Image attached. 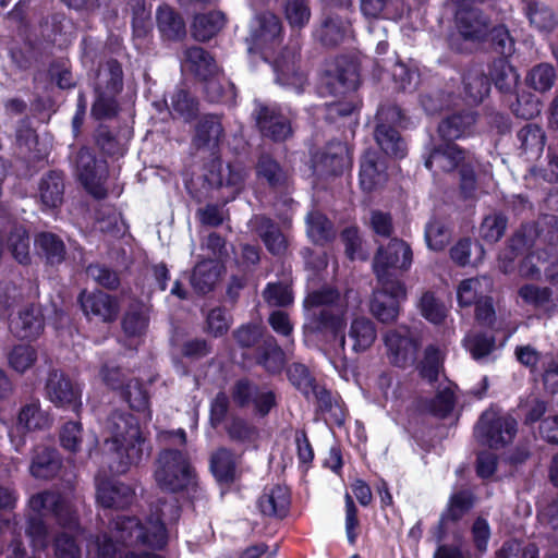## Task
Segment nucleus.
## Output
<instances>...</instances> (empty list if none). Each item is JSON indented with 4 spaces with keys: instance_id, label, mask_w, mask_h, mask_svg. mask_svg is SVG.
Segmentation results:
<instances>
[{
    "instance_id": "f257e3e1",
    "label": "nucleus",
    "mask_w": 558,
    "mask_h": 558,
    "mask_svg": "<svg viewBox=\"0 0 558 558\" xmlns=\"http://www.w3.org/2000/svg\"><path fill=\"white\" fill-rule=\"evenodd\" d=\"M151 513L146 524L134 517L117 515L112 519L110 533L90 537L88 548H95L99 558H162L154 553L126 551L123 546L144 545L156 549L166 546L168 535L167 524L175 523L181 514L178 500L171 497L169 500H159L151 506Z\"/></svg>"
},
{
    "instance_id": "f03ea898",
    "label": "nucleus",
    "mask_w": 558,
    "mask_h": 558,
    "mask_svg": "<svg viewBox=\"0 0 558 558\" xmlns=\"http://www.w3.org/2000/svg\"><path fill=\"white\" fill-rule=\"evenodd\" d=\"M305 333L324 342L325 354L336 366L345 359L344 314L345 304L338 290L323 287L307 294L304 300Z\"/></svg>"
},
{
    "instance_id": "7ed1b4c3",
    "label": "nucleus",
    "mask_w": 558,
    "mask_h": 558,
    "mask_svg": "<svg viewBox=\"0 0 558 558\" xmlns=\"http://www.w3.org/2000/svg\"><path fill=\"white\" fill-rule=\"evenodd\" d=\"M282 39V25L271 12L256 14L250 23V36L246 38L248 53H258L271 64L276 83L301 94L306 83L305 75L296 69L295 49H284L272 60Z\"/></svg>"
},
{
    "instance_id": "20e7f679",
    "label": "nucleus",
    "mask_w": 558,
    "mask_h": 558,
    "mask_svg": "<svg viewBox=\"0 0 558 558\" xmlns=\"http://www.w3.org/2000/svg\"><path fill=\"white\" fill-rule=\"evenodd\" d=\"M104 457L112 474L122 475L149 457L151 446L131 413L113 411L107 418Z\"/></svg>"
},
{
    "instance_id": "39448f33",
    "label": "nucleus",
    "mask_w": 558,
    "mask_h": 558,
    "mask_svg": "<svg viewBox=\"0 0 558 558\" xmlns=\"http://www.w3.org/2000/svg\"><path fill=\"white\" fill-rule=\"evenodd\" d=\"M26 534L34 550H45L49 544L46 518H53L59 525L80 532L78 515L74 502L69 496L53 490L34 494L28 499Z\"/></svg>"
},
{
    "instance_id": "423d86ee",
    "label": "nucleus",
    "mask_w": 558,
    "mask_h": 558,
    "mask_svg": "<svg viewBox=\"0 0 558 558\" xmlns=\"http://www.w3.org/2000/svg\"><path fill=\"white\" fill-rule=\"evenodd\" d=\"M154 476L162 490L183 492L191 499L203 496L195 468L186 452L178 449L161 450L155 462Z\"/></svg>"
},
{
    "instance_id": "0eeeda50",
    "label": "nucleus",
    "mask_w": 558,
    "mask_h": 558,
    "mask_svg": "<svg viewBox=\"0 0 558 558\" xmlns=\"http://www.w3.org/2000/svg\"><path fill=\"white\" fill-rule=\"evenodd\" d=\"M88 78L95 94L92 116L97 120L113 118L118 113V96L124 85L122 64L110 58L88 73Z\"/></svg>"
},
{
    "instance_id": "6e6552de",
    "label": "nucleus",
    "mask_w": 558,
    "mask_h": 558,
    "mask_svg": "<svg viewBox=\"0 0 558 558\" xmlns=\"http://www.w3.org/2000/svg\"><path fill=\"white\" fill-rule=\"evenodd\" d=\"M490 20L481 9L460 7L454 13L456 34L449 39L450 48L459 53H469L484 43L488 35Z\"/></svg>"
},
{
    "instance_id": "1a4fd4ad",
    "label": "nucleus",
    "mask_w": 558,
    "mask_h": 558,
    "mask_svg": "<svg viewBox=\"0 0 558 558\" xmlns=\"http://www.w3.org/2000/svg\"><path fill=\"white\" fill-rule=\"evenodd\" d=\"M376 120L374 136L378 146L389 156L404 158L408 146L395 126L407 129L412 124L410 120L392 104L381 105L377 110Z\"/></svg>"
},
{
    "instance_id": "9d476101",
    "label": "nucleus",
    "mask_w": 558,
    "mask_h": 558,
    "mask_svg": "<svg viewBox=\"0 0 558 558\" xmlns=\"http://www.w3.org/2000/svg\"><path fill=\"white\" fill-rule=\"evenodd\" d=\"M517 430L518 423L511 415L489 409L480 416L474 434L483 445L499 449L512 442Z\"/></svg>"
},
{
    "instance_id": "9b49d317",
    "label": "nucleus",
    "mask_w": 558,
    "mask_h": 558,
    "mask_svg": "<svg viewBox=\"0 0 558 558\" xmlns=\"http://www.w3.org/2000/svg\"><path fill=\"white\" fill-rule=\"evenodd\" d=\"M412 260L410 245L401 239L393 238L387 245L378 246L373 268L378 280H400L399 275L410 269Z\"/></svg>"
},
{
    "instance_id": "f8f14e48",
    "label": "nucleus",
    "mask_w": 558,
    "mask_h": 558,
    "mask_svg": "<svg viewBox=\"0 0 558 558\" xmlns=\"http://www.w3.org/2000/svg\"><path fill=\"white\" fill-rule=\"evenodd\" d=\"M71 162L74 174L84 189L95 198H105L107 195L105 182L108 177L106 160L97 158L92 149L83 147L75 154Z\"/></svg>"
},
{
    "instance_id": "ddd939ff",
    "label": "nucleus",
    "mask_w": 558,
    "mask_h": 558,
    "mask_svg": "<svg viewBox=\"0 0 558 558\" xmlns=\"http://www.w3.org/2000/svg\"><path fill=\"white\" fill-rule=\"evenodd\" d=\"M253 114L264 137L274 142H284L293 133L294 112L287 106L255 101Z\"/></svg>"
},
{
    "instance_id": "4468645a",
    "label": "nucleus",
    "mask_w": 558,
    "mask_h": 558,
    "mask_svg": "<svg viewBox=\"0 0 558 558\" xmlns=\"http://www.w3.org/2000/svg\"><path fill=\"white\" fill-rule=\"evenodd\" d=\"M44 396L54 407L77 412L82 407L80 386L60 368L49 367L45 377Z\"/></svg>"
},
{
    "instance_id": "2eb2a0df",
    "label": "nucleus",
    "mask_w": 558,
    "mask_h": 558,
    "mask_svg": "<svg viewBox=\"0 0 558 558\" xmlns=\"http://www.w3.org/2000/svg\"><path fill=\"white\" fill-rule=\"evenodd\" d=\"M378 288L371 301L372 314L381 323L388 324L397 319L400 303L407 299V290L400 280H378Z\"/></svg>"
},
{
    "instance_id": "dca6fc26",
    "label": "nucleus",
    "mask_w": 558,
    "mask_h": 558,
    "mask_svg": "<svg viewBox=\"0 0 558 558\" xmlns=\"http://www.w3.org/2000/svg\"><path fill=\"white\" fill-rule=\"evenodd\" d=\"M384 343L391 364L398 367L411 365L416 360L418 342L407 326H399L384 335Z\"/></svg>"
},
{
    "instance_id": "f3484780",
    "label": "nucleus",
    "mask_w": 558,
    "mask_h": 558,
    "mask_svg": "<svg viewBox=\"0 0 558 558\" xmlns=\"http://www.w3.org/2000/svg\"><path fill=\"white\" fill-rule=\"evenodd\" d=\"M247 173V169L241 163L223 165L221 161H213L204 178L211 187L229 190V195L225 198L227 203L243 190Z\"/></svg>"
},
{
    "instance_id": "a211bd4d",
    "label": "nucleus",
    "mask_w": 558,
    "mask_h": 558,
    "mask_svg": "<svg viewBox=\"0 0 558 558\" xmlns=\"http://www.w3.org/2000/svg\"><path fill=\"white\" fill-rule=\"evenodd\" d=\"M359 82L360 75L356 64L345 57H339L330 63L322 77V85L331 95L355 90Z\"/></svg>"
},
{
    "instance_id": "6ab92c4d",
    "label": "nucleus",
    "mask_w": 558,
    "mask_h": 558,
    "mask_svg": "<svg viewBox=\"0 0 558 558\" xmlns=\"http://www.w3.org/2000/svg\"><path fill=\"white\" fill-rule=\"evenodd\" d=\"M545 275L553 288L525 283L519 288L518 295L525 305L554 314L558 312V271L546 269Z\"/></svg>"
},
{
    "instance_id": "aec40b11",
    "label": "nucleus",
    "mask_w": 558,
    "mask_h": 558,
    "mask_svg": "<svg viewBox=\"0 0 558 558\" xmlns=\"http://www.w3.org/2000/svg\"><path fill=\"white\" fill-rule=\"evenodd\" d=\"M475 162L474 155L462 149L459 145L448 142L435 146L425 159V167L429 170L450 172L463 166Z\"/></svg>"
},
{
    "instance_id": "412c9836",
    "label": "nucleus",
    "mask_w": 558,
    "mask_h": 558,
    "mask_svg": "<svg viewBox=\"0 0 558 558\" xmlns=\"http://www.w3.org/2000/svg\"><path fill=\"white\" fill-rule=\"evenodd\" d=\"M48 424L49 417L38 402L25 404L19 412L16 425L9 429V438L14 449L21 451L25 445L26 432L45 428Z\"/></svg>"
},
{
    "instance_id": "4be33fe9",
    "label": "nucleus",
    "mask_w": 558,
    "mask_h": 558,
    "mask_svg": "<svg viewBox=\"0 0 558 558\" xmlns=\"http://www.w3.org/2000/svg\"><path fill=\"white\" fill-rule=\"evenodd\" d=\"M96 497L98 504L106 509H125L132 505L134 489L122 482L96 476Z\"/></svg>"
},
{
    "instance_id": "5701e85b",
    "label": "nucleus",
    "mask_w": 558,
    "mask_h": 558,
    "mask_svg": "<svg viewBox=\"0 0 558 558\" xmlns=\"http://www.w3.org/2000/svg\"><path fill=\"white\" fill-rule=\"evenodd\" d=\"M248 226L260 238L270 254L282 256L287 253V236L274 220L264 215H255L251 218Z\"/></svg>"
},
{
    "instance_id": "b1692460",
    "label": "nucleus",
    "mask_w": 558,
    "mask_h": 558,
    "mask_svg": "<svg viewBox=\"0 0 558 558\" xmlns=\"http://www.w3.org/2000/svg\"><path fill=\"white\" fill-rule=\"evenodd\" d=\"M348 147L340 141L330 142L325 149L313 159V171L318 175H337L347 165Z\"/></svg>"
},
{
    "instance_id": "393cba45",
    "label": "nucleus",
    "mask_w": 558,
    "mask_h": 558,
    "mask_svg": "<svg viewBox=\"0 0 558 558\" xmlns=\"http://www.w3.org/2000/svg\"><path fill=\"white\" fill-rule=\"evenodd\" d=\"M78 302L86 316L94 315L102 322H112L118 316L119 305L116 299L102 291H83Z\"/></svg>"
},
{
    "instance_id": "a878e982",
    "label": "nucleus",
    "mask_w": 558,
    "mask_h": 558,
    "mask_svg": "<svg viewBox=\"0 0 558 558\" xmlns=\"http://www.w3.org/2000/svg\"><path fill=\"white\" fill-rule=\"evenodd\" d=\"M290 504V490L280 484L266 486L257 501L258 509L264 515L280 519L288 514Z\"/></svg>"
},
{
    "instance_id": "bb28decb",
    "label": "nucleus",
    "mask_w": 558,
    "mask_h": 558,
    "mask_svg": "<svg viewBox=\"0 0 558 558\" xmlns=\"http://www.w3.org/2000/svg\"><path fill=\"white\" fill-rule=\"evenodd\" d=\"M476 114L472 110L453 113L441 120L438 134L446 142H453L474 133Z\"/></svg>"
},
{
    "instance_id": "cd10ccee",
    "label": "nucleus",
    "mask_w": 558,
    "mask_h": 558,
    "mask_svg": "<svg viewBox=\"0 0 558 558\" xmlns=\"http://www.w3.org/2000/svg\"><path fill=\"white\" fill-rule=\"evenodd\" d=\"M350 34L351 21L347 13L344 15H339L338 13L328 14L315 33L316 37L325 46H336Z\"/></svg>"
},
{
    "instance_id": "c85d7f7f",
    "label": "nucleus",
    "mask_w": 558,
    "mask_h": 558,
    "mask_svg": "<svg viewBox=\"0 0 558 558\" xmlns=\"http://www.w3.org/2000/svg\"><path fill=\"white\" fill-rule=\"evenodd\" d=\"M463 345L472 359L480 364H487L496 359V338L482 331L469 332L463 339Z\"/></svg>"
},
{
    "instance_id": "c756f323",
    "label": "nucleus",
    "mask_w": 558,
    "mask_h": 558,
    "mask_svg": "<svg viewBox=\"0 0 558 558\" xmlns=\"http://www.w3.org/2000/svg\"><path fill=\"white\" fill-rule=\"evenodd\" d=\"M387 180L384 162L379 161L376 151L367 150L361 161L360 184L361 187L371 192L383 185Z\"/></svg>"
},
{
    "instance_id": "7c9ffc66",
    "label": "nucleus",
    "mask_w": 558,
    "mask_h": 558,
    "mask_svg": "<svg viewBox=\"0 0 558 558\" xmlns=\"http://www.w3.org/2000/svg\"><path fill=\"white\" fill-rule=\"evenodd\" d=\"M473 166L474 162L460 169V191L463 198L470 201L478 199L483 194H487L494 189L495 185L489 174L477 178Z\"/></svg>"
},
{
    "instance_id": "2f4dec72",
    "label": "nucleus",
    "mask_w": 558,
    "mask_h": 558,
    "mask_svg": "<svg viewBox=\"0 0 558 558\" xmlns=\"http://www.w3.org/2000/svg\"><path fill=\"white\" fill-rule=\"evenodd\" d=\"M539 265H548L545 268L549 272V267H554L558 265V252H556L551 246H547L543 250H537L530 253L519 266V274L521 277L526 279H539L542 275V270Z\"/></svg>"
},
{
    "instance_id": "473e14b6",
    "label": "nucleus",
    "mask_w": 558,
    "mask_h": 558,
    "mask_svg": "<svg viewBox=\"0 0 558 558\" xmlns=\"http://www.w3.org/2000/svg\"><path fill=\"white\" fill-rule=\"evenodd\" d=\"M60 466L61 461L57 450L39 446L34 451L29 472L35 478L49 480L58 473Z\"/></svg>"
},
{
    "instance_id": "72a5a7b5",
    "label": "nucleus",
    "mask_w": 558,
    "mask_h": 558,
    "mask_svg": "<svg viewBox=\"0 0 558 558\" xmlns=\"http://www.w3.org/2000/svg\"><path fill=\"white\" fill-rule=\"evenodd\" d=\"M44 328L41 315L34 306L25 307L12 320L10 329L20 339L32 340L39 336Z\"/></svg>"
},
{
    "instance_id": "f704fd0d",
    "label": "nucleus",
    "mask_w": 558,
    "mask_h": 558,
    "mask_svg": "<svg viewBox=\"0 0 558 558\" xmlns=\"http://www.w3.org/2000/svg\"><path fill=\"white\" fill-rule=\"evenodd\" d=\"M157 27L162 38L179 40L185 36V23L183 19L169 5H160L156 12Z\"/></svg>"
},
{
    "instance_id": "c9c22d12",
    "label": "nucleus",
    "mask_w": 558,
    "mask_h": 558,
    "mask_svg": "<svg viewBox=\"0 0 558 558\" xmlns=\"http://www.w3.org/2000/svg\"><path fill=\"white\" fill-rule=\"evenodd\" d=\"M35 247L40 257L50 266L60 265L66 254L62 239L51 232H41L35 238Z\"/></svg>"
},
{
    "instance_id": "e433bc0d",
    "label": "nucleus",
    "mask_w": 558,
    "mask_h": 558,
    "mask_svg": "<svg viewBox=\"0 0 558 558\" xmlns=\"http://www.w3.org/2000/svg\"><path fill=\"white\" fill-rule=\"evenodd\" d=\"M39 197L47 208H56L61 205L64 194V180L61 172L50 171L39 182Z\"/></svg>"
},
{
    "instance_id": "4c0bfd02",
    "label": "nucleus",
    "mask_w": 558,
    "mask_h": 558,
    "mask_svg": "<svg viewBox=\"0 0 558 558\" xmlns=\"http://www.w3.org/2000/svg\"><path fill=\"white\" fill-rule=\"evenodd\" d=\"M183 65L199 78H208L217 72L214 58L201 47H190L184 51Z\"/></svg>"
},
{
    "instance_id": "58836bf2",
    "label": "nucleus",
    "mask_w": 558,
    "mask_h": 558,
    "mask_svg": "<svg viewBox=\"0 0 558 558\" xmlns=\"http://www.w3.org/2000/svg\"><path fill=\"white\" fill-rule=\"evenodd\" d=\"M454 385L445 380L437 387L436 395L424 401V408L437 417L448 416L456 404Z\"/></svg>"
},
{
    "instance_id": "ea45409f",
    "label": "nucleus",
    "mask_w": 558,
    "mask_h": 558,
    "mask_svg": "<svg viewBox=\"0 0 558 558\" xmlns=\"http://www.w3.org/2000/svg\"><path fill=\"white\" fill-rule=\"evenodd\" d=\"M493 281L489 277L468 278L460 282L457 289V299L460 306H471L484 298L492 288Z\"/></svg>"
},
{
    "instance_id": "a19ab883",
    "label": "nucleus",
    "mask_w": 558,
    "mask_h": 558,
    "mask_svg": "<svg viewBox=\"0 0 558 558\" xmlns=\"http://www.w3.org/2000/svg\"><path fill=\"white\" fill-rule=\"evenodd\" d=\"M226 23L221 11L197 14L192 24V34L196 40L206 41L217 35Z\"/></svg>"
},
{
    "instance_id": "79ce46f5",
    "label": "nucleus",
    "mask_w": 558,
    "mask_h": 558,
    "mask_svg": "<svg viewBox=\"0 0 558 558\" xmlns=\"http://www.w3.org/2000/svg\"><path fill=\"white\" fill-rule=\"evenodd\" d=\"M524 15L530 25L541 32H548L555 26L553 11L541 0H520Z\"/></svg>"
},
{
    "instance_id": "37998d69",
    "label": "nucleus",
    "mask_w": 558,
    "mask_h": 558,
    "mask_svg": "<svg viewBox=\"0 0 558 558\" xmlns=\"http://www.w3.org/2000/svg\"><path fill=\"white\" fill-rule=\"evenodd\" d=\"M201 80L204 82V92L210 102H233L235 97L234 85L218 70L213 76Z\"/></svg>"
},
{
    "instance_id": "c03bdc74",
    "label": "nucleus",
    "mask_w": 558,
    "mask_h": 558,
    "mask_svg": "<svg viewBox=\"0 0 558 558\" xmlns=\"http://www.w3.org/2000/svg\"><path fill=\"white\" fill-rule=\"evenodd\" d=\"M472 507V498L468 492L454 493L449 500L448 509L442 513L438 524V539L440 541L448 530L449 522H456Z\"/></svg>"
},
{
    "instance_id": "a18cd8bd",
    "label": "nucleus",
    "mask_w": 558,
    "mask_h": 558,
    "mask_svg": "<svg viewBox=\"0 0 558 558\" xmlns=\"http://www.w3.org/2000/svg\"><path fill=\"white\" fill-rule=\"evenodd\" d=\"M236 466L238 457L227 448H220L211 456L210 470L220 483L233 482Z\"/></svg>"
},
{
    "instance_id": "49530a36",
    "label": "nucleus",
    "mask_w": 558,
    "mask_h": 558,
    "mask_svg": "<svg viewBox=\"0 0 558 558\" xmlns=\"http://www.w3.org/2000/svg\"><path fill=\"white\" fill-rule=\"evenodd\" d=\"M219 277L217 263L213 258L199 262L191 275V284L197 293L206 294L213 290Z\"/></svg>"
},
{
    "instance_id": "de8ad7c7",
    "label": "nucleus",
    "mask_w": 558,
    "mask_h": 558,
    "mask_svg": "<svg viewBox=\"0 0 558 558\" xmlns=\"http://www.w3.org/2000/svg\"><path fill=\"white\" fill-rule=\"evenodd\" d=\"M223 134L220 118L216 114L203 117L196 126L194 142L198 147H216Z\"/></svg>"
},
{
    "instance_id": "09e8293b",
    "label": "nucleus",
    "mask_w": 558,
    "mask_h": 558,
    "mask_svg": "<svg viewBox=\"0 0 558 558\" xmlns=\"http://www.w3.org/2000/svg\"><path fill=\"white\" fill-rule=\"evenodd\" d=\"M489 75L495 87L504 94L514 90L519 81V74L506 58L493 62Z\"/></svg>"
},
{
    "instance_id": "8fccbe9b",
    "label": "nucleus",
    "mask_w": 558,
    "mask_h": 558,
    "mask_svg": "<svg viewBox=\"0 0 558 558\" xmlns=\"http://www.w3.org/2000/svg\"><path fill=\"white\" fill-rule=\"evenodd\" d=\"M257 362L269 373L277 374L282 371L286 363L284 352L272 336L264 340L258 350Z\"/></svg>"
},
{
    "instance_id": "3c124183",
    "label": "nucleus",
    "mask_w": 558,
    "mask_h": 558,
    "mask_svg": "<svg viewBox=\"0 0 558 558\" xmlns=\"http://www.w3.org/2000/svg\"><path fill=\"white\" fill-rule=\"evenodd\" d=\"M256 174L270 187H281L287 183V171L268 154H262L256 163Z\"/></svg>"
},
{
    "instance_id": "603ef678",
    "label": "nucleus",
    "mask_w": 558,
    "mask_h": 558,
    "mask_svg": "<svg viewBox=\"0 0 558 558\" xmlns=\"http://www.w3.org/2000/svg\"><path fill=\"white\" fill-rule=\"evenodd\" d=\"M149 308L142 302L132 303L122 320V327L124 332L131 337H138L145 333L148 323Z\"/></svg>"
},
{
    "instance_id": "864d4df0",
    "label": "nucleus",
    "mask_w": 558,
    "mask_h": 558,
    "mask_svg": "<svg viewBox=\"0 0 558 558\" xmlns=\"http://www.w3.org/2000/svg\"><path fill=\"white\" fill-rule=\"evenodd\" d=\"M306 233L315 244H325L335 236L332 223L318 210H312L305 218Z\"/></svg>"
},
{
    "instance_id": "5fc2aeb1",
    "label": "nucleus",
    "mask_w": 558,
    "mask_h": 558,
    "mask_svg": "<svg viewBox=\"0 0 558 558\" xmlns=\"http://www.w3.org/2000/svg\"><path fill=\"white\" fill-rule=\"evenodd\" d=\"M484 247L480 242L462 239L450 250L451 259L459 266H476L484 257Z\"/></svg>"
},
{
    "instance_id": "6e6d98bb",
    "label": "nucleus",
    "mask_w": 558,
    "mask_h": 558,
    "mask_svg": "<svg viewBox=\"0 0 558 558\" xmlns=\"http://www.w3.org/2000/svg\"><path fill=\"white\" fill-rule=\"evenodd\" d=\"M520 148L526 155L538 156L545 146V133L543 129L534 123L525 124L517 134Z\"/></svg>"
},
{
    "instance_id": "4d7b16f0",
    "label": "nucleus",
    "mask_w": 558,
    "mask_h": 558,
    "mask_svg": "<svg viewBox=\"0 0 558 558\" xmlns=\"http://www.w3.org/2000/svg\"><path fill=\"white\" fill-rule=\"evenodd\" d=\"M375 325L367 318H356L352 322L349 337L353 340V350L363 352L371 348L376 339Z\"/></svg>"
},
{
    "instance_id": "13d9d810",
    "label": "nucleus",
    "mask_w": 558,
    "mask_h": 558,
    "mask_svg": "<svg viewBox=\"0 0 558 558\" xmlns=\"http://www.w3.org/2000/svg\"><path fill=\"white\" fill-rule=\"evenodd\" d=\"M557 74L550 63H538L531 68L525 75L526 85L538 93H546L555 84Z\"/></svg>"
},
{
    "instance_id": "bf43d9fd",
    "label": "nucleus",
    "mask_w": 558,
    "mask_h": 558,
    "mask_svg": "<svg viewBox=\"0 0 558 558\" xmlns=\"http://www.w3.org/2000/svg\"><path fill=\"white\" fill-rule=\"evenodd\" d=\"M466 97L472 102H480L488 95L490 83L482 69L469 70L462 78Z\"/></svg>"
},
{
    "instance_id": "052dcab7",
    "label": "nucleus",
    "mask_w": 558,
    "mask_h": 558,
    "mask_svg": "<svg viewBox=\"0 0 558 558\" xmlns=\"http://www.w3.org/2000/svg\"><path fill=\"white\" fill-rule=\"evenodd\" d=\"M170 272L166 264L158 263L147 267L142 284V294L149 299L155 292L167 289Z\"/></svg>"
},
{
    "instance_id": "680f3d73",
    "label": "nucleus",
    "mask_w": 558,
    "mask_h": 558,
    "mask_svg": "<svg viewBox=\"0 0 558 558\" xmlns=\"http://www.w3.org/2000/svg\"><path fill=\"white\" fill-rule=\"evenodd\" d=\"M81 62L88 73L95 71L99 64H104L102 56L105 52L104 43L94 37H85L80 44Z\"/></svg>"
},
{
    "instance_id": "e2e57ef3",
    "label": "nucleus",
    "mask_w": 558,
    "mask_h": 558,
    "mask_svg": "<svg viewBox=\"0 0 558 558\" xmlns=\"http://www.w3.org/2000/svg\"><path fill=\"white\" fill-rule=\"evenodd\" d=\"M8 247L20 264H27L29 256V235L25 227L14 226L8 238Z\"/></svg>"
},
{
    "instance_id": "0e129e2a",
    "label": "nucleus",
    "mask_w": 558,
    "mask_h": 558,
    "mask_svg": "<svg viewBox=\"0 0 558 558\" xmlns=\"http://www.w3.org/2000/svg\"><path fill=\"white\" fill-rule=\"evenodd\" d=\"M444 356L439 348L434 344L427 345L424 351V357L420 363L421 376L433 384L438 380L442 367Z\"/></svg>"
},
{
    "instance_id": "69168bd1",
    "label": "nucleus",
    "mask_w": 558,
    "mask_h": 558,
    "mask_svg": "<svg viewBox=\"0 0 558 558\" xmlns=\"http://www.w3.org/2000/svg\"><path fill=\"white\" fill-rule=\"evenodd\" d=\"M486 40H488L490 48L496 53L505 58L510 57L514 52V39L504 24L494 27L489 26Z\"/></svg>"
},
{
    "instance_id": "338daca9",
    "label": "nucleus",
    "mask_w": 558,
    "mask_h": 558,
    "mask_svg": "<svg viewBox=\"0 0 558 558\" xmlns=\"http://www.w3.org/2000/svg\"><path fill=\"white\" fill-rule=\"evenodd\" d=\"M121 395L123 399L129 403L131 409L137 412H147V416L150 418L148 396L137 379L129 380L125 384Z\"/></svg>"
},
{
    "instance_id": "774afa93",
    "label": "nucleus",
    "mask_w": 558,
    "mask_h": 558,
    "mask_svg": "<svg viewBox=\"0 0 558 558\" xmlns=\"http://www.w3.org/2000/svg\"><path fill=\"white\" fill-rule=\"evenodd\" d=\"M287 376L292 386H294L306 399H311V392L313 391V386L316 381L304 364H291L287 368Z\"/></svg>"
}]
</instances>
